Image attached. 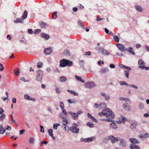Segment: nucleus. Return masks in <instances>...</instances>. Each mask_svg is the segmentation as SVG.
Returning a JSON list of instances; mask_svg holds the SVG:
<instances>
[{"label":"nucleus","instance_id":"f257e3e1","mask_svg":"<svg viewBox=\"0 0 149 149\" xmlns=\"http://www.w3.org/2000/svg\"><path fill=\"white\" fill-rule=\"evenodd\" d=\"M98 115L101 116H104L107 118H113L115 117V115L111 110L109 109H106L103 110L102 111L99 113Z\"/></svg>","mask_w":149,"mask_h":149},{"label":"nucleus","instance_id":"f03ea898","mask_svg":"<svg viewBox=\"0 0 149 149\" xmlns=\"http://www.w3.org/2000/svg\"><path fill=\"white\" fill-rule=\"evenodd\" d=\"M72 62L63 59L60 61L59 66L60 67H64L67 66L70 67L72 66Z\"/></svg>","mask_w":149,"mask_h":149},{"label":"nucleus","instance_id":"7ed1b4c3","mask_svg":"<svg viewBox=\"0 0 149 149\" xmlns=\"http://www.w3.org/2000/svg\"><path fill=\"white\" fill-rule=\"evenodd\" d=\"M27 11L26 10H24L21 18L17 19L14 21V22L15 23H24V22L23 21L27 17Z\"/></svg>","mask_w":149,"mask_h":149},{"label":"nucleus","instance_id":"20e7f679","mask_svg":"<svg viewBox=\"0 0 149 149\" xmlns=\"http://www.w3.org/2000/svg\"><path fill=\"white\" fill-rule=\"evenodd\" d=\"M96 49L99 53L104 55L109 56L110 54L109 51L102 47H96Z\"/></svg>","mask_w":149,"mask_h":149},{"label":"nucleus","instance_id":"39448f33","mask_svg":"<svg viewBox=\"0 0 149 149\" xmlns=\"http://www.w3.org/2000/svg\"><path fill=\"white\" fill-rule=\"evenodd\" d=\"M72 125L73 126L70 128V130L73 133H78L79 131V129L77 127L78 125L74 123L72 124Z\"/></svg>","mask_w":149,"mask_h":149},{"label":"nucleus","instance_id":"423d86ee","mask_svg":"<svg viewBox=\"0 0 149 149\" xmlns=\"http://www.w3.org/2000/svg\"><path fill=\"white\" fill-rule=\"evenodd\" d=\"M84 86L85 88L90 89L95 86L96 85L93 82L88 81L85 83Z\"/></svg>","mask_w":149,"mask_h":149},{"label":"nucleus","instance_id":"0eeeda50","mask_svg":"<svg viewBox=\"0 0 149 149\" xmlns=\"http://www.w3.org/2000/svg\"><path fill=\"white\" fill-rule=\"evenodd\" d=\"M94 105L95 108L100 109L105 108L106 107V104L104 102H102L99 104L95 103Z\"/></svg>","mask_w":149,"mask_h":149},{"label":"nucleus","instance_id":"6e6552de","mask_svg":"<svg viewBox=\"0 0 149 149\" xmlns=\"http://www.w3.org/2000/svg\"><path fill=\"white\" fill-rule=\"evenodd\" d=\"M139 68L142 69H144L146 67L145 63L141 59H139L138 61Z\"/></svg>","mask_w":149,"mask_h":149},{"label":"nucleus","instance_id":"1a4fd4ad","mask_svg":"<svg viewBox=\"0 0 149 149\" xmlns=\"http://www.w3.org/2000/svg\"><path fill=\"white\" fill-rule=\"evenodd\" d=\"M119 49L122 52H125L126 51V48L123 45L120 44H118L116 45Z\"/></svg>","mask_w":149,"mask_h":149},{"label":"nucleus","instance_id":"9d476101","mask_svg":"<svg viewBox=\"0 0 149 149\" xmlns=\"http://www.w3.org/2000/svg\"><path fill=\"white\" fill-rule=\"evenodd\" d=\"M68 113L71 116L74 120H76L78 118V115L77 113L69 111L68 112Z\"/></svg>","mask_w":149,"mask_h":149},{"label":"nucleus","instance_id":"9b49d317","mask_svg":"<svg viewBox=\"0 0 149 149\" xmlns=\"http://www.w3.org/2000/svg\"><path fill=\"white\" fill-rule=\"evenodd\" d=\"M137 125V123L136 121H132L130 122V127L132 129H135Z\"/></svg>","mask_w":149,"mask_h":149},{"label":"nucleus","instance_id":"f8f14e48","mask_svg":"<svg viewBox=\"0 0 149 149\" xmlns=\"http://www.w3.org/2000/svg\"><path fill=\"white\" fill-rule=\"evenodd\" d=\"M111 122H112V123L110 124L109 125L111 129H114L117 128V127L116 124V123L115 121L112 120V121Z\"/></svg>","mask_w":149,"mask_h":149},{"label":"nucleus","instance_id":"ddd939ff","mask_svg":"<svg viewBox=\"0 0 149 149\" xmlns=\"http://www.w3.org/2000/svg\"><path fill=\"white\" fill-rule=\"evenodd\" d=\"M52 51V48L49 47L45 49L44 52L45 53L47 54H50Z\"/></svg>","mask_w":149,"mask_h":149},{"label":"nucleus","instance_id":"4468645a","mask_svg":"<svg viewBox=\"0 0 149 149\" xmlns=\"http://www.w3.org/2000/svg\"><path fill=\"white\" fill-rule=\"evenodd\" d=\"M126 51L129 52L132 55H135V52L133 51L132 48L131 47H129L126 48Z\"/></svg>","mask_w":149,"mask_h":149},{"label":"nucleus","instance_id":"2eb2a0df","mask_svg":"<svg viewBox=\"0 0 149 149\" xmlns=\"http://www.w3.org/2000/svg\"><path fill=\"white\" fill-rule=\"evenodd\" d=\"M41 36L42 37L45 38L46 40H48L50 38V36L49 34L45 33H41Z\"/></svg>","mask_w":149,"mask_h":149},{"label":"nucleus","instance_id":"dca6fc26","mask_svg":"<svg viewBox=\"0 0 149 149\" xmlns=\"http://www.w3.org/2000/svg\"><path fill=\"white\" fill-rule=\"evenodd\" d=\"M130 148L131 149H140V147L138 146L132 144L130 145Z\"/></svg>","mask_w":149,"mask_h":149},{"label":"nucleus","instance_id":"f3484780","mask_svg":"<svg viewBox=\"0 0 149 149\" xmlns=\"http://www.w3.org/2000/svg\"><path fill=\"white\" fill-rule=\"evenodd\" d=\"M129 141L132 143H138L139 141L136 139L131 138L129 139Z\"/></svg>","mask_w":149,"mask_h":149},{"label":"nucleus","instance_id":"a211bd4d","mask_svg":"<svg viewBox=\"0 0 149 149\" xmlns=\"http://www.w3.org/2000/svg\"><path fill=\"white\" fill-rule=\"evenodd\" d=\"M100 71L101 73L102 74H107L109 72L108 69L105 68H102Z\"/></svg>","mask_w":149,"mask_h":149},{"label":"nucleus","instance_id":"6ab92c4d","mask_svg":"<svg viewBox=\"0 0 149 149\" xmlns=\"http://www.w3.org/2000/svg\"><path fill=\"white\" fill-rule=\"evenodd\" d=\"M88 117L91 119L95 123H97V120L93 116L89 113H88Z\"/></svg>","mask_w":149,"mask_h":149},{"label":"nucleus","instance_id":"aec40b11","mask_svg":"<svg viewBox=\"0 0 149 149\" xmlns=\"http://www.w3.org/2000/svg\"><path fill=\"white\" fill-rule=\"evenodd\" d=\"M48 132L49 135L50 136L54 139L55 140V138L53 134V130L52 129L48 130Z\"/></svg>","mask_w":149,"mask_h":149},{"label":"nucleus","instance_id":"412c9836","mask_svg":"<svg viewBox=\"0 0 149 149\" xmlns=\"http://www.w3.org/2000/svg\"><path fill=\"white\" fill-rule=\"evenodd\" d=\"M108 138L109 139L111 140L112 143H115V137L113 135H110L109 136Z\"/></svg>","mask_w":149,"mask_h":149},{"label":"nucleus","instance_id":"4be33fe9","mask_svg":"<svg viewBox=\"0 0 149 149\" xmlns=\"http://www.w3.org/2000/svg\"><path fill=\"white\" fill-rule=\"evenodd\" d=\"M114 118V117L113 118H108V119H101L100 120L101 121L110 122L112 121V119H113Z\"/></svg>","mask_w":149,"mask_h":149},{"label":"nucleus","instance_id":"5701e85b","mask_svg":"<svg viewBox=\"0 0 149 149\" xmlns=\"http://www.w3.org/2000/svg\"><path fill=\"white\" fill-rule=\"evenodd\" d=\"M120 145L123 147H125L126 146L125 141L123 139H121L120 141Z\"/></svg>","mask_w":149,"mask_h":149},{"label":"nucleus","instance_id":"b1692460","mask_svg":"<svg viewBox=\"0 0 149 149\" xmlns=\"http://www.w3.org/2000/svg\"><path fill=\"white\" fill-rule=\"evenodd\" d=\"M67 91L68 92H69L70 93L73 95H74L75 96H77L78 95V93L75 92L73 91L70 90H67Z\"/></svg>","mask_w":149,"mask_h":149},{"label":"nucleus","instance_id":"393cba45","mask_svg":"<svg viewBox=\"0 0 149 149\" xmlns=\"http://www.w3.org/2000/svg\"><path fill=\"white\" fill-rule=\"evenodd\" d=\"M40 26L42 28H45L47 26V24L43 22H41L39 23Z\"/></svg>","mask_w":149,"mask_h":149},{"label":"nucleus","instance_id":"a878e982","mask_svg":"<svg viewBox=\"0 0 149 149\" xmlns=\"http://www.w3.org/2000/svg\"><path fill=\"white\" fill-rule=\"evenodd\" d=\"M6 131L5 129L3 128L2 125H0V133L3 134Z\"/></svg>","mask_w":149,"mask_h":149},{"label":"nucleus","instance_id":"bb28decb","mask_svg":"<svg viewBox=\"0 0 149 149\" xmlns=\"http://www.w3.org/2000/svg\"><path fill=\"white\" fill-rule=\"evenodd\" d=\"M95 138L93 137H91L85 139L86 142H90L93 141L94 139Z\"/></svg>","mask_w":149,"mask_h":149},{"label":"nucleus","instance_id":"cd10ccee","mask_svg":"<svg viewBox=\"0 0 149 149\" xmlns=\"http://www.w3.org/2000/svg\"><path fill=\"white\" fill-rule=\"evenodd\" d=\"M119 66L121 68H126L127 70H131L130 68V67L125 66L122 64H119Z\"/></svg>","mask_w":149,"mask_h":149},{"label":"nucleus","instance_id":"c85d7f7f","mask_svg":"<svg viewBox=\"0 0 149 149\" xmlns=\"http://www.w3.org/2000/svg\"><path fill=\"white\" fill-rule=\"evenodd\" d=\"M123 107L126 110L129 111L130 109V107L129 105L126 104H124L123 105Z\"/></svg>","mask_w":149,"mask_h":149},{"label":"nucleus","instance_id":"c756f323","mask_svg":"<svg viewBox=\"0 0 149 149\" xmlns=\"http://www.w3.org/2000/svg\"><path fill=\"white\" fill-rule=\"evenodd\" d=\"M13 72L15 74H19L20 73V70L18 68H16L13 70Z\"/></svg>","mask_w":149,"mask_h":149},{"label":"nucleus","instance_id":"7c9ffc66","mask_svg":"<svg viewBox=\"0 0 149 149\" xmlns=\"http://www.w3.org/2000/svg\"><path fill=\"white\" fill-rule=\"evenodd\" d=\"M75 78L78 81H80L82 82H84V80H82V79H81V77H79L78 76H77V75H75Z\"/></svg>","mask_w":149,"mask_h":149},{"label":"nucleus","instance_id":"2f4dec72","mask_svg":"<svg viewBox=\"0 0 149 149\" xmlns=\"http://www.w3.org/2000/svg\"><path fill=\"white\" fill-rule=\"evenodd\" d=\"M127 120L126 118L125 117L123 118L122 121H119L116 122V123L119 124H120L121 123H124L125 121Z\"/></svg>","mask_w":149,"mask_h":149},{"label":"nucleus","instance_id":"473e14b6","mask_svg":"<svg viewBox=\"0 0 149 149\" xmlns=\"http://www.w3.org/2000/svg\"><path fill=\"white\" fill-rule=\"evenodd\" d=\"M43 66V63L41 62H39L37 63V67L39 68H41Z\"/></svg>","mask_w":149,"mask_h":149},{"label":"nucleus","instance_id":"72a5a7b5","mask_svg":"<svg viewBox=\"0 0 149 149\" xmlns=\"http://www.w3.org/2000/svg\"><path fill=\"white\" fill-rule=\"evenodd\" d=\"M62 123L64 125L66 126L68 124V121L66 118L63 119Z\"/></svg>","mask_w":149,"mask_h":149},{"label":"nucleus","instance_id":"f704fd0d","mask_svg":"<svg viewBox=\"0 0 149 149\" xmlns=\"http://www.w3.org/2000/svg\"><path fill=\"white\" fill-rule=\"evenodd\" d=\"M64 54L66 56H70V52L68 50H65L64 51Z\"/></svg>","mask_w":149,"mask_h":149},{"label":"nucleus","instance_id":"c9c22d12","mask_svg":"<svg viewBox=\"0 0 149 149\" xmlns=\"http://www.w3.org/2000/svg\"><path fill=\"white\" fill-rule=\"evenodd\" d=\"M113 38L116 42H118L119 41V37L116 36H114L113 37Z\"/></svg>","mask_w":149,"mask_h":149},{"label":"nucleus","instance_id":"e433bc0d","mask_svg":"<svg viewBox=\"0 0 149 149\" xmlns=\"http://www.w3.org/2000/svg\"><path fill=\"white\" fill-rule=\"evenodd\" d=\"M135 8L136 9V10L139 11L140 12L142 11V9L141 7L138 6H135Z\"/></svg>","mask_w":149,"mask_h":149},{"label":"nucleus","instance_id":"4c0bfd02","mask_svg":"<svg viewBox=\"0 0 149 149\" xmlns=\"http://www.w3.org/2000/svg\"><path fill=\"white\" fill-rule=\"evenodd\" d=\"M56 92L57 93H60L61 92V90L60 88L57 86H56V90H55Z\"/></svg>","mask_w":149,"mask_h":149},{"label":"nucleus","instance_id":"58836bf2","mask_svg":"<svg viewBox=\"0 0 149 149\" xmlns=\"http://www.w3.org/2000/svg\"><path fill=\"white\" fill-rule=\"evenodd\" d=\"M66 115H65L63 113H60L59 114L60 117L62 119H65L66 118Z\"/></svg>","mask_w":149,"mask_h":149},{"label":"nucleus","instance_id":"ea45409f","mask_svg":"<svg viewBox=\"0 0 149 149\" xmlns=\"http://www.w3.org/2000/svg\"><path fill=\"white\" fill-rule=\"evenodd\" d=\"M57 12H55L54 13H53L52 14V17L54 19H56L57 17Z\"/></svg>","mask_w":149,"mask_h":149},{"label":"nucleus","instance_id":"a19ab883","mask_svg":"<svg viewBox=\"0 0 149 149\" xmlns=\"http://www.w3.org/2000/svg\"><path fill=\"white\" fill-rule=\"evenodd\" d=\"M42 75H37L36 77V80L38 81H40L41 80L42 78Z\"/></svg>","mask_w":149,"mask_h":149},{"label":"nucleus","instance_id":"79ce46f5","mask_svg":"<svg viewBox=\"0 0 149 149\" xmlns=\"http://www.w3.org/2000/svg\"><path fill=\"white\" fill-rule=\"evenodd\" d=\"M5 116H6L5 114L2 113L0 117V120L2 121H3Z\"/></svg>","mask_w":149,"mask_h":149},{"label":"nucleus","instance_id":"37998d69","mask_svg":"<svg viewBox=\"0 0 149 149\" xmlns=\"http://www.w3.org/2000/svg\"><path fill=\"white\" fill-rule=\"evenodd\" d=\"M120 84L121 85H126L127 86H129V85L127 83L125 82L124 81H120L119 82Z\"/></svg>","mask_w":149,"mask_h":149},{"label":"nucleus","instance_id":"c03bdc74","mask_svg":"<svg viewBox=\"0 0 149 149\" xmlns=\"http://www.w3.org/2000/svg\"><path fill=\"white\" fill-rule=\"evenodd\" d=\"M60 125L59 124H55L53 125V128L54 130H56L57 129L58 127V126H60Z\"/></svg>","mask_w":149,"mask_h":149},{"label":"nucleus","instance_id":"a18cd8bd","mask_svg":"<svg viewBox=\"0 0 149 149\" xmlns=\"http://www.w3.org/2000/svg\"><path fill=\"white\" fill-rule=\"evenodd\" d=\"M60 81L62 82L65 81L67 79L65 77L63 76L60 78Z\"/></svg>","mask_w":149,"mask_h":149},{"label":"nucleus","instance_id":"49530a36","mask_svg":"<svg viewBox=\"0 0 149 149\" xmlns=\"http://www.w3.org/2000/svg\"><path fill=\"white\" fill-rule=\"evenodd\" d=\"M87 125L90 127H94L93 124L91 122L87 123Z\"/></svg>","mask_w":149,"mask_h":149},{"label":"nucleus","instance_id":"de8ad7c7","mask_svg":"<svg viewBox=\"0 0 149 149\" xmlns=\"http://www.w3.org/2000/svg\"><path fill=\"white\" fill-rule=\"evenodd\" d=\"M84 61L83 60H80L79 61V64L81 66H83L84 64Z\"/></svg>","mask_w":149,"mask_h":149},{"label":"nucleus","instance_id":"09e8293b","mask_svg":"<svg viewBox=\"0 0 149 149\" xmlns=\"http://www.w3.org/2000/svg\"><path fill=\"white\" fill-rule=\"evenodd\" d=\"M139 108L140 109H143L144 108V106L143 103H140L139 105Z\"/></svg>","mask_w":149,"mask_h":149},{"label":"nucleus","instance_id":"8fccbe9b","mask_svg":"<svg viewBox=\"0 0 149 149\" xmlns=\"http://www.w3.org/2000/svg\"><path fill=\"white\" fill-rule=\"evenodd\" d=\"M62 112L61 113H63L65 115H67L68 113L66 111V110L64 109H62Z\"/></svg>","mask_w":149,"mask_h":149},{"label":"nucleus","instance_id":"3c124183","mask_svg":"<svg viewBox=\"0 0 149 149\" xmlns=\"http://www.w3.org/2000/svg\"><path fill=\"white\" fill-rule=\"evenodd\" d=\"M120 100L121 101H128L130 100L127 98H125L123 97H121L120 98Z\"/></svg>","mask_w":149,"mask_h":149},{"label":"nucleus","instance_id":"603ef678","mask_svg":"<svg viewBox=\"0 0 149 149\" xmlns=\"http://www.w3.org/2000/svg\"><path fill=\"white\" fill-rule=\"evenodd\" d=\"M60 106L62 109H64V104L62 102H61L60 104Z\"/></svg>","mask_w":149,"mask_h":149},{"label":"nucleus","instance_id":"864d4df0","mask_svg":"<svg viewBox=\"0 0 149 149\" xmlns=\"http://www.w3.org/2000/svg\"><path fill=\"white\" fill-rule=\"evenodd\" d=\"M34 139L33 138L31 137L29 139V142L30 143L33 144L34 143Z\"/></svg>","mask_w":149,"mask_h":149},{"label":"nucleus","instance_id":"5fc2aeb1","mask_svg":"<svg viewBox=\"0 0 149 149\" xmlns=\"http://www.w3.org/2000/svg\"><path fill=\"white\" fill-rule=\"evenodd\" d=\"M24 98L27 100H29L30 99L29 95L28 94H25L24 95Z\"/></svg>","mask_w":149,"mask_h":149},{"label":"nucleus","instance_id":"6e6d98bb","mask_svg":"<svg viewBox=\"0 0 149 149\" xmlns=\"http://www.w3.org/2000/svg\"><path fill=\"white\" fill-rule=\"evenodd\" d=\"M78 24L79 25L81 26V27H82L83 29L84 28V26L81 21H79L78 22Z\"/></svg>","mask_w":149,"mask_h":149},{"label":"nucleus","instance_id":"4d7b16f0","mask_svg":"<svg viewBox=\"0 0 149 149\" xmlns=\"http://www.w3.org/2000/svg\"><path fill=\"white\" fill-rule=\"evenodd\" d=\"M5 130H11V128L9 126H6L5 127Z\"/></svg>","mask_w":149,"mask_h":149},{"label":"nucleus","instance_id":"13d9d810","mask_svg":"<svg viewBox=\"0 0 149 149\" xmlns=\"http://www.w3.org/2000/svg\"><path fill=\"white\" fill-rule=\"evenodd\" d=\"M41 31V30L40 29H36L34 31V33L35 34H36L40 32Z\"/></svg>","mask_w":149,"mask_h":149},{"label":"nucleus","instance_id":"bf43d9fd","mask_svg":"<svg viewBox=\"0 0 149 149\" xmlns=\"http://www.w3.org/2000/svg\"><path fill=\"white\" fill-rule=\"evenodd\" d=\"M10 116L11 117V121L12 122L14 123L15 124H17V123L15 122V120L13 119V116L12 115H11Z\"/></svg>","mask_w":149,"mask_h":149},{"label":"nucleus","instance_id":"052dcab7","mask_svg":"<svg viewBox=\"0 0 149 149\" xmlns=\"http://www.w3.org/2000/svg\"><path fill=\"white\" fill-rule=\"evenodd\" d=\"M40 132H44L45 131L44 127L41 125H40Z\"/></svg>","mask_w":149,"mask_h":149},{"label":"nucleus","instance_id":"680f3d73","mask_svg":"<svg viewBox=\"0 0 149 149\" xmlns=\"http://www.w3.org/2000/svg\"><path fill=\"white\" fill-rule=\"evenodd\" d=\"M47 142L46 141H41L40 142V146H42L43 144H46L47 143Z\"/></svg>","mask_w":149,"mask_h":149},{"label":"nucleus","instance_id":"e2e57ef3","mask_svg":"<svg viewBox=\"0 0 149 149\" xmlns=\"http://www.w3.org/2000/svg\"><path fill=\"white\" fill-rule=\"evenodd\" d=\"M121 139H120V137H118L117 138L115 137V143L116 142H118L119 141H120Z\"/></svg>","mask_w":149,"mask_h":149},{"label":"nucleus","instance_id":"0e129e2a","mask_svg":"<svg viewBox=\"0 0 149 149\" xmlns=\"http://www.w3.org/2000/svg\"><path fill=\"white\" fill-rule=\"evenodd\" d=\"M28 33L32 34L33 33V31L31 29H29L28 30Z\"/></svg>","mask_w":149,"mask_h":149},{"label":"nucleus","instance_id":"69168bd1","mask_svg":"<svg viewBox=\"0 0 149 149\" xmlns=\"http://www.w3.org/2000/svg\"><path fill=\"white\" fill-rule=\"evenodd\" d=\"M141 47V45L140 44H137L136 45V47L137 49H138L139 48Z\"/></svg>","mask_w":149,"mask_h":149},{"label":"nucleus","instance_id":"338daca9","mask_svg":"<svg viewBox=\"0 0 149 149\" xmlns=\"http://www.w3.org/2000/svg\"><path fill=\"white\" fill-rule=\"evenodd\" d=\"M25 131V130L24 129L22 130L19 131V134L21 135L23 134Z\"/></svg>","mask_w":149,"mask_h":149},{"label":"nucleus","instance_id":"774afa93","mask_svg":"<svg viewBox=\"0 0 149 149\" xmlns=\"http://www.w3.org/2000/svg\"><path fill=\"white\" fill-rule=\"evenodd\" d=\"M91 54V53L90 51H89L88 52H86L85 53V54L86 55L89 56Z\"/></svg>","mask_w":149,"mask_h":149}]
</instances>
